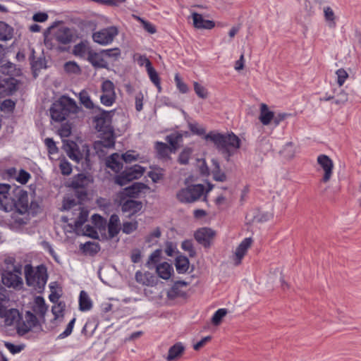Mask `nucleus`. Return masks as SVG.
Masks as SVG:
<instances>
[{"label": "nucleus", "mask_w": 361, "mask_h": 361, "mask_svg": "<svg viewBox=\"0 0 361 361\" xmlns=\"http://www.w3.org/2000/svg\"><path fill=\"white\" fill-rule=\"evenodd\" d=\"M188 128L195 135H204V140L212 142L216 149L222 154L226 161H229L231 157L233 156L240 147L241 140L233 132L221 133L216 131H210L205 135V128L200 127L196 123H189Z\"/></svg>", "instance_id": "f257e3e1"}, {"label": "nucleus", "mask_w": 361, "mask_h": 361, "mask_svg": "<svg viewBox=\"0 0 361 361\" xmlns=\"http://www.w3.org/2000/svg\"><path fill=\"white\" fill-rule=\"evenodd\" d=\"M26 284L32 287L37 293H42L48 280L47 267L42 264L35 270L31 264L24 267Z\"/></svg>", "instance_id": "f03ea898"}, {"label": "nucleus", "mask_w": 361, "mask_h": 361, "mask_svg": "<svg viewBox=\"0 0 361 361\" xmlns=\"http://www.w3.org/2000/svg\"><path fill=\"white\" fill-rule=\"evenodd\" d=\"M78 109V106L75 101L63 95L51 104L49 111L51 117L54 121L61 122L66 120L70 113H76Z\"/></svg>", "instance_id": "7ed1b4c3"}, {"label": "nucleus", "mask_w": 361, "mask_h": 361, "mask_svg": "<svg viewBox=\"0 0 361 361\" xmlns=\"http://www.w3.org/2000/svg\"><path fill=\"white\" fill-rule=\"evenodd\" d=\"M92 182L93 179L91 176L82 173H78L73 177L69 187L73 189L74 195L80 204L87 200V188Z\"/></svg>", "instance_id": "20e7f679"}, {"label": "nucleus", "mask_w": 361, "mask_h": 361, "mask_svg": "<svg viewBox=\"0 0 361 361\" xmlns=\"http://www.w3.org/2000/svg\"><path fill=\"white\" fill-rule=\"evenodd\" d=\"M145 172V168L140 165L135 164L123 171L120 174L116 176L115 183L120 186L127 185L130 181L140 178Z\"/></svg>", "instance_id": "39448f33"}, {"label": "nucleus", "mask_w": 361, "mask_h": 361, "mask_svg": "<svg viewBox=\"0 0 361 361\" xmlns=\"http://www.w3.org/2000/svg\"><path fill=\"white\" fill-rule=\"evenodd\" d=\"M97 110L99 114L93 118L95 129L101 133L112 130L113 128L111 126V122L114 111H106L99 106H97Z\"/></svg>", "instance_id": "423d86ee"}, {"label": "nucleus", "mask_w": 361, "mask_h": 361, "mask_svg": "<svg viewBox=\"0 0 361 361\" xmlns=\"http://www.w3.org/2000/svg\"><path fill=\"white\" fill-rule=\"evenodd\" d=\"M119 205L123 213L128 214V217L130 218L139 214L143 208V203L140 200L135 199L126 198L120 196Z\"/></svg>", "instance_id": "0eeeda50"}, {"label": "nucleus", "mask_w": 361, "mask_h": 361, "mask_svg": "<svg viewBox=\"0 0 361 361\" xmlns=\"http://www.w3.org/2000/svg\"><path fill=\"white\" fill-rule=\"evenodd\" d=\"M14 197H12V202L15 206L12 207L13 210H16L19 214H25L28 210V195L27 191L16 187L13 190Z\"/></svg>", "instance_id": "6e6552de"}, {"label": "nucleus", "mask_w": 361, "mask_h": 361, "mask_svg": "<svg viewBox=\"0 0 361 361\" xmlns=\"http://www.w3.org/2000/svg\"><path fill=\"white\" fill-rule=\"evenodd\" d=\"M118 30L115 26H110L93 33L94 42L102 45L111 44L114 37L118 35Z\"/></svg>", "instance_id": "1a4fd4ad"}, {"label": "nucleus", "mask_w": 361, "mask_h": 361, "mask_svg": "<svg viewBox=\"0 0 361 361\" xmlns=\"http://www.w3.org/2000/svg\"><path fill=\"white\" fill-rule=\"evenodd\" d=\"M102 94L100 96L101 103L106 106H111L116 101L114 84L110 80H104L102 84Z\"/></svg>", "instance_id": "9d476101"}, {"label": "nucleus", "mask_w": 361, "mask_h": 361, "mask_svg": "<svg viewBox=\"0 0 361 361\" xmlns=\"http://www.w3.org/2000/svg\"><path fill=\"white\" fill-rule=\"evenodd\" d=\"M11 186L6 183H0V209L5 212L12 211V207L15 206L12 202V197L10 196V190Z\"/></svg>", "instance_id": "9b49d317"}, {"label": "nucleus", "mask_w": 361, "mask_h": 361, "mask_svg": "<svg viewBox=\"0 0 361 361\" xmlns=\"http://www.w3.org/2000/svg\"><path fill=\"white\" fill-rule=\"evenodd\" d=\"M20 80L14 77H6L0 79V94L13 95L18 89Z\"/></svg>", "instance_id": "f8f14e48"}, {"label": "nucleus", "mask_w": 361, "mask_h": 361, "mask_svg": "<svg viewBox=\"0 0 361 361\" xmlns=\"http://www.w3.org/2000/svg\"><path fill=\"white\" fill-rule=\"evenodd\" d=\"M215 235V231L210 228L203 227L197 229L194 233V238L198 243L204 247H209L211 241Z\"/></svg>", "instance_id": "ddd939ff"}, {"label": "nucleus", "mask_w": 361, "mask_h": 361, "mask_svg": "<svg viewBox=\"0 0 361 361\" xmlns=\"http://www.w3.org/2000/svg\"><path fill=\"white\" fill-rule=\"evenodd\" d=\"M317 163L324 171L322 180L327 183L333 174L334 163L330 157L326 154H320L317 157Z\"/></svg>", "instance_id": "4468645a"}, {"label": "nucleus", "mask_w": 361, "mask_h": 361, "mask_svg": "<svg viewBox=\"0 0 361 361\" xmlns=\"http://www.w3.org/2000/svg\"><path fill=\"white\" fill-rule=\"evenodd\" d=\"M149 188V186L144 183L135 182L131 185L125 188L120 196L126 197V198L136 199L139 197L140 194L144 190Z\"/></svg>", "instance_id": "2eb2a0df"}, {"label": "nucleus", "mask_w": 361, "mask_h": 361, "mask_svg": "<svg viewBox=\"0 0 361 361\" xmlns=\"http://www.w3.org/2000/svg\"><path fill=\"white\" fill-rule=\"evenodd\" d=\"M63 148L66 151L68 157L79 163L83 158V154L80 152L78 144L72 140H63Z\"/></svg>", "instance_id": "dca6fc26"}, {"label": "nucleus", "mask_w": 361, "mask_h": 361, "mask_svg": "<svg viewBox=\"0 0 361 361\" xmlns=\"http://www.w3.org/2000/svg\"><path fill=\"white\" fill-rule=\"evenodd\" d=\"M73 32L68 27H62L54 34V39L59 46L71 44L73 41Z\"/></svg>", "instance_id": "f3484780"}, {"label": "nucleus", "mask_w": 361, "mask_h": 361, "mask_svg": "<svg viewBox=\"0 0 361 361\" xmlns=\"http://www.w3.org/2000/svg\"><path fill=\"white\" fill-rule=\"evenodd\" d=\"M252 240L251 238H245L237 247L235 252V264L238 265L250 247Z\"/></svg>", "instance_id": "a211bd4d"}, {"label": "nucleus", "mask_w": 361, "mask_h": 361, "mask_svg": "<svg viewBox=\"0 0 361 361\" xmlns=\"http://www.w3.org/2000/svg\"><path fill=\"white\" fill-rule=\"evenodd\" d=\"M101 135V140L95 142V147H102L109 149L114 147L115 137L113 129L102 133Z\"/></svg>", "instance_id": "6ab92c4d"}, {"label": "nucleus", "mask_w": 361, "mask_h": 361, "mask_svg": "<svg viewBox=\"0 0 361 361\" xmlns=\"http://www.w3.org/2000/svg\"><path fill=\"white\" fill-rule=\"evenodd\" d=\"M192 17L193 20V25L197 29L210 30L215 26L214 21L204 19L200 13H193L192 14Z\"/></svg>", "instance_id": "aec40b11"}, {"label": "nucleus", "mask_w": 361, "mask_h": 361, "mask_svg": "<svg viewBox=\"0 0 361 361\" xmlns=\"http://www.w3.org/2000/svg\"><path fill=\"white\" fill-rule=\"evenodd\" d=\"M109 238L110 239L114 238L121 231L120 227V219L119 216L113 214L109 218V223H107Z\"/></svg>", "instance_id": "412c9836"}, {"label": "nucleus", "mask_w": 361, "mask_h": 361, "mask_svg": "<svg viewBox=\"0 0 361 361\" xmlns=\"http://www.w3.org/2000/svg\"><path fill=\"white\" fill-rule=\"evenodd\" d=\"M185 346L181 342H177L171 346L166 357L167 361H174L180 358L184 353Z\"/></svg>", "instance_id": "4be33fe9"}, {"label": "nucleus", "mask_w": 361, "mask_h": 361, "mask_svg": "<svg viewBox=\"0 0 361 361\" xmlns=\"http://www.w3.org/2000/svg\"><path fill=\"white\" fill-rule=\"evenodd\" d=\"M135 279L138 283L143 286H153L156 284L154 276L149 271L142 273L141 271H137Z\"/></svg>", "instance_id": "5701e85b"}, {"label": "nucleus", "mask_w": 361, "mask_h": 361, "mask_svg": "<svg viewBox=\"0 0 361 361\" xmlns=\"http://www.w3.org/2000/svg\"><path fill=\"white\" fill-rule=\"evenodd\" d=\"M88 61L95 68H109V64L98 53L90 51Z\"/></svg>", "instance_id": "b1692460"}, {"label": "nucleus", "mask_w": 361, "mask_h": 361, "mask_svg": "<svg viewBox=\"0 0 361 361\" xmlns=\"http://www.w3.org/2000/svg\"><path fill=\"white\" fill-rule=\"evenodd\" d=\"M121 160L120 155L118 153H114L107 158L106 165L114 172L118 173L123 169V163Z\"/></svg>", "instance_id": "393cba45"}, {"label": "nucleus", "mask_w": 361, "mask_h": 361, "mask_svg": "<svg viewBox=\"0 0 361 361\" xmlns=\"http://www.w3.org/2000/svg\"><path fill=\"white\" fill-rule=\"evenodd\" d=\"M156 271L160 278L167 280L173 273V268L171 264L164 262L157 265Z\"/></svg>", "instance_id": "a878e982"}, {"label": "nucleus", "mask_w": 361, "mask_h": 361, "mask_svg": "<svg viewBox=\"0 0 361 361\" xmlns=\"http://www.w3.org/2000/svg\"><path fill=\"white\" fill-rule=\"evenodd\" d=\"M274 111L269 109L266 104H262L260 106V114L259 119L264 126H268L274 118Z\"/></svg>", "instance_id": "bb28decb"}, {"label": "nucleus", "mask_w": 361, "mask_h": 361, "mask_svg": "<svg viewBox=\"0 0 361 361\" xmlns=\"http://www.w3.org/2000/svg\"><path fill=\"white\" fill-rule=\"evenodd\" d=\"M0 73L8 77H15L21 75V70L16 68V66L11 62H8L0 66Z\"/></svg>", "instance_id": "cd10ccee"}, {"label": "nucleus", "mask_w": 361, "mask_h": 361, "mask_svg": "<svg viewBox=\"0 0 361 361\" xmlns=\"http://www.w3.org/2000/svg\"><path fill=\"white\" fill-rule=\"evenodd\" d=\"M92 307V302L87 293L81 290L79 295V310L82 312L89 311Z\"/></svg>", "instance_id": "c85d7f7f"}, {"label": "nucleus", "mask_w": 361, "mask_h": 361, "mask_svg": "<svg viewBox=\"0 0 361 361\" xmlns=\"http://www.w3.org/2000/svg\"><path fill=\"white\" fill-rule=\"evenodd\" d=\"M14 29L4 21H0V41H8L13 37Z\"/></svg>", "instance_id": "c756f323"}, {"label": "nucleus", "mask_w": 361, "mask_h": 361, "mask_svg": "<svg viewBox=\"0 0 361 361\" xmlns=\"http://www.w3.org/2000/svg\"><path fill=\"white\" fill-rule=\"evenodd\" d=\"M190 262L187 257L178 255L175 259V267L178 274H185L189 269Z\"/></svg>", "instance_id": "7c9ffc66"}, {"label": "nucleus", "mask_w": 361, "mask_h": 361, "mask_svg": "<svg viewBox=\"0 0 361 361\" xmlns=\"http://www.w3.org/2000/svg\"><path fill=\"white\" fill-rule=\"evenodd\" d=\"M166 141L170 145L171 152H175L179 147L178 143L182 141L183 135L180 133L175 132L168 135L165 137Z\"/></svg>", "instance_id": "2f4dec72"}, {"label": "nucleus", "mask_w": 361, "mask_h": 361, "mask_svg": "<svg viewBox=\"0 0 361 361\" xmlns=\"http://www.w3.org/2000/svg\"><path fill=\"white\" fill-rule=\"evenodd\" d=\"M155 149L159 159H170V153H173L171 148L167 144L162 142H157Z\"/></svg>", "instance_id": "473e14b6"}, {"label": "nucleus", "mask_w": 361, "mask_h": 361, "mask_svg": "<svg viewBox=\"0 0 361 361\" xmlns=\"http://www.w3.org/2000/svg\"><path fill=\"white\" fill-rule=\"evenodd\" d=\"M348 100V94L345 90L340 87L339 90H334V102L333 104L338 106H343Z\"/></svg>", "instance_id": "72a5a7b5"}, {"label": "nucleus", "mask_w": 361, "mask_h": 361, "mask_svg": "<svg viewBox=\"0 0 361 361\" xmlns=\"http://www.w3.org/2000/svg\"><path fill=\"white\" fill-rule=\"evenodd\" d=\"M4 316L5 323L8 326L13 325L15 322L21 319L20 314L17 309L11 308L8 310L6 315Z\"/></svg>", "instance_id": "f704fd0d"}, {"label": "nucleus", "mask_w": 361, "mask_h": 361, "mask_svg": "<svg viewBox=\"0 0 361 361\" xmlns=\"http://www.w3.org/2000/svg\"><path fill=\"white\" fill-rule=\"evenodd\" d=\"M214 169L212 170L213 179L219 182H224L226 180V175L221 171L219 163L217 160L212 159Z\"/></svg>", "instance_id": "c9c22d12"}, {"label": "nucleus", "mask_w": 361, "mask_h": 361, "mask_svg": "<svg viewBox=\"0 0 361 361\" xmlns=\"http://www.w3.org/2000/svg\"><path fill=\"white\" fill-rule=\"evenodd\" d=\"M92 222L102 232H105L107 227V221L105 218L102 217L98 214H94L91 217Z\"/></svg>", "instance_id": "e433bc0d"}, {"label": "nucleus", "mask_w": 361, "mask_h": 361, "mask_svg": "<svg viewBox=\"0 0 361 361\" xmlns=\"http://www.w3.org/2000/svg\"><path fill=\"white\" fill-rule=\"evenodd\" d=\"M178 200L182 203H191L194 202L190 190L188 187L180 189L176 194Z\"/></svg>", "instance_id": "4c0bfd02"}, {"label": "nucleus", "mask_w": 361, "mask_h": 361, "mask_svg": "<svg viewBox=\"0 0 361 361\" xmlns=\"http://www.w3.org/2000/svg\"><path fill=\"white\" fill-rule=\"evenodd\" d=\"M79 99L80 103L88 109H97V106H94V103L90 99V97L89 96L88 93L85 90H82L79 93Z\"/></svg>", "instance_id": "58836bf2"}, {"label": "nucleus", "mask_w": 361, "mask_h": 361, "mask_svg": "<svg viewBox=\"0 0 361 361\" xmlns=\"http://www.w3.org/2000/svg\"><path fill=\"white\" fill-rule=\"evenodd\" d=\"M190 190L192 197L194 202L197 201L203 195L204 191V187L202 184L192 185L188 186Z\"/></svg>", "instance_id": "ea45409f"}, {"label": "nucleus", "mask_w": 361, "mask_h": 361, "mask_svg": "<svg viewBox=\"0 0 361 361\" xmlns=\"http://www.w3.org/2000/svg\"><path fill=\"white\" fill-rule=\"evenodd\" d=\"M35 303L37 305V309L35 310V311L39 315V317H44L48 308L45 304L44 299L41 296H37L35 298Z\"/></svg>", "instance_id": "a19ab883"}, {"label": "nucleus", "mask_w": 361, "mask_h": 361, "mask_svg": "<svg viewBox=\"0 0 361 361\" xmlns=\"http://www.w3.org/2000/svg\"><path fill=\"white\" fill-rule=\"evenodd\" d=\"M146 71L152 82L154 84V85L158 88L159 91L160 92L161 82L160 78L157 72L152 66L147 68Z\"/></svg>", "instance_id": "79ce46f5"}, {"label": "nucleus", "mask_w": 361, "mask_h": 361, "mask_svg": "<svg viewBox=\"0 0 361 361\" xmlns=\"http://www.w3.org/2000/svg\"><path fill=\"white\" fill-rule=\"evenodd\" d=\"M228 310L226 308H221L217 310L212 317V323L218 326L221 324L222 319L227 314Z\"/></svg>", "instance_id": "37998d69"}, {"label": "nucleus", "mask_w": 361, "mask_h": 361, "mask_svg": "<svg viewBox=\"0 0 361 361\" xmlns=\"http://www.w3.org/2000/svg\"><path fill=\"white\" fill-rule=\"evenodd\" d=\"M192 153V149L191 148H190V147L184 148L178 156V162L180 164H183V165L188 164Z\"/></svg>", "instance_id": "c03bdc74"}, {"label": "nucleus", "mask_w": 361, "mask_h": 361, "mask_svg": "<svg viewBox=\"0 0 361 361\" xmlns=\"http://www.w3.org/2000/svg\"><path fill=\"white\" fill-rule=\"evenodd\" d=\"M82 248L85 252H89L91 255H95L100 251V245L97 243L87 242L82 245Z\"/></svg>", "instance_id": "a18cd8bd"}, {"label": "nucleus", "mask_w": 361, "mask_h": 361, "mask_svg": "<svg viewBox=\"0 0 361 361\" xmlns=\"http://www.w3.org/2000/svg\"><path fill=\"white\" fill-rule=\"evenodd\" d=\"M188 283L185 281H176L172 286L169 295L170 297H176L180 295L179 288L181 286H187Z\"/></svg>", "instance_id": "49530a36"}, {"label": "nucleus", "mask_w": 361, "mask_h": 361, "mask_svg": "<svg viewBox=\"0 0 361 361\" xmlns=\"http://www.w3.org/2000/svg\"><path fill=\"white\" fill-rule=\"evenodd\" d=\"M64 70L68 73H79L81 71V69L78 64L75 61H68L64 64Z\"/></svg>", "instance_id": "de8ad7c7"}, {"label": "nucleus", "mask_w": 361, "mask_h": 361, "mask_svg": "<svg viewBox=\"0 0 361 361\" xmlns=\"http://www.w3.org/2000/svg\"><path fill=\"white\" fill-rule=\"evenodd\" d=\"M181 248L188 252L190 257H193L196 255V251L193 247L192 240H185L181 243Z\"/></svg>", "instance_id": "09e8293b"}, {"label": "nucleus", "mask_w": 361, "mask_h": 361, "mask_svg": "<svg viewBox=\"0 0 361 361\" xmlns=\"http://www.w3.org/2000/svg\"><path fill=\"white\" fill-rule=\"evenodd\" d=\"M75 320L76 319L74 317L69 322V323L66 326V329L57 336V340L63 339L69 336L72 334Z\"/></svg>", "instance_id": "8fccbe9b"}, {"label": "nucleus", "mask_w": 361, "mask_h": 361, "mask_svg": "<svg viewBox=\"0 0 361 361\" xmlns=\"http://www.w3.org/2000/svg\"><path fill=\"white\" fill-rule=\"evenodd\" d=\"M138 227L137 221H135L133 222L126 221L123 223L122 231L126 234H130L133 231H136Z\"/></svg>", "instance_id": "3c124183"}, {"label": "nucleus", "mask_w": 361, "mask_h": 361, "mask_svg": "<svg viewBox=\"0 0 361 361\" xmlns=\"http://www.w3.org/2000/svg\"><path fill=\"white\" fill-rule=\"evenodd\" d=\"M65 303L63 302H57L56 305L51 307V312L54 315V319L63 317V312L64 311Z\"/></svg>", "instance_id": "603ef678"}, {"label": "nucleus", "mask_w": 361, "mask_h": 361, "mask_svg": "<svg viewBox=\"0 0 361 361\" xmlns=\"http://www.w3.org/2000/svg\"><path fill=\"white\" fill-rule=\"evenodd\" d=\"M134 60L137 61L140 66H145L146 69L152 66L151 61L146 55L135 54Z\"/></svg>", "instance_id": "864d4df0"}, {"label": "nucleus", "mask_w": 361, "mask_h": 361, "mask_svg": "<svg viewBox=\"0 0 361 361\" xmlns=\"http://www.w3.org/2000/svg\"><path fill=\"white\" fill-rule=\"evenodd\" d=\"M16 106V102L11 99L3 101L1 104V110L4 112L13 113Z\"/></svg>", "instance_id": "5fc2aeb1"}, {"label": "nucleus", "mask_w": 361, "mask_h": 361, "mask_svg": "<svg viewBox=\"0 0 361 361\" xmlns=\"http://www.w3.org/2000/svg\"><path fill=\"white\" fill-rule=\"evenodd\" d=\"M161 235V230L159 227H157L152 232L149 233L145 237V242L149 244H154L157 241L155 238H159Z\"/></svg>", "instance_id": "6e6d98bb"}, {"label": "nucleus", "mask_w": 361, "mask_h": 361, "mask_svg": "<svg viewBox=\"0 0 361 361\" xmlns=\"http://www.w3.org/2000/svg\"><path fill=\"white\" fill-rule=\"evenodd\" d=\"M4 346L13 354H17L21 352L25 348V345H15L10 342H5Z\"/></svg>", "instance_id": "4d7b16f0"}, {"label": "nucleus", "mask_w": 361, "mask_h": 361, "mask_svg": "<svg viewBox=\"0 0 361 361\" xmlns=\"http://www.w3.org/2000/svg\"><path fill=\"white\" fill-rule=\"evenodd\" d=\"M174 80H175L177 88L181 93L185 94V93L188 92V85L184 82H183V80L180 78L178 73H176L175 75Z\"/></svg>", "instance_id": "13d9d810"}, {"label": "nucleus", "mask_w": 361, "mask_h": 361, "mask_svg": "<svg viewBox=\"0 0 361 361\" xmlns=\"http://www.w3.org/2000/svg\"><path fill=\"white\" fill-rule=\"evenodd\" d=\"M337 75V83L341 87L348 78V73L343 68H339L336 71Z\"/></svg>", "instance_id": "bf43d9fd"}, {"label": "nucleus", "mask_w": 361, "mask_h": 361, "mask_svg": "<svg viewBox=\"0 0 361 361\" xmlns=\"http://www.w3.org/2000/svg\"><path fill=\"white\" fill-rule=\"evenodd\" d=\"M59 168H60V170H61V173L63 176H68L72 172V166L66 159H64V160H63V161H61L60 162Z\"/></svg>", "instance_id": "052dcab7"}, {"label": "nucleus", "mask_w": 361, "mask_h": 361, "mask_svg": "<svg viewBox=\"0 0 361 361\" xmlns=\"http://www.w3.org/2000/svg\"><path fill=\"white\" fill-rule=\"evenodd\" d=\"M54 40V37L51 39H49L47 37H46L44 39V44L45 46L50 49H56L59 51H66L67 49L65 48V47H63L61 46H59L56 42H53L52 41Z\"/></svg>", "instance_id": "680f3d73"}, {"label": "nucleus", "mask_w": 361, "mask_h": 361, "mask_svg": "<svg viewBox=\"0 0 361 361\" xmlns=\"http://www.w3.org/2000/svg\"><path fill=\"white\" fill-rule=\"evenodd\" d=\"M30 178L31 176L30 173L24 169H20L16 177V180L21 184H26Z\"/></svg>", "instance_id": "e2e57ef3"}, {"label": "nucleus", "mask_w": 361, "mask_h": 361, "mask_svg": "<svg viewBox=\"0 0 361 361\" xmlns=\"http://www.w3.org/2000/svg\"><path fill=\"white\" fill-rule=\"evenodd\" d=\"M84 234L93 239H99V235L94 227L87 224L84 227Z\"/></svg>", "instance_id": "0e129e2a"}, {"label": "nucleus", "mask_w": 361, "mask_h": 361, "mask_svg": "<svg viewBox=\"0 0 361 361\" xmlns=\"http://www.w3.org/2000/svg\"><path fill=\"white\" fill-rule=\"evenodd\" d=\"M44 144L47 147L49 154H55L58 152V147L56 145V142L52 138L47 137L44 140Z\"/></svg>", "instance_id": "69168bd1"}, {"label": "nucleus", "mask_w": 361, "mask_h": 361, "mask_svg": "<svg viewBox=\"0 0 361 361\" xmlns=\"http://www.w3.org/2000/svg\"><path fill=\"white\" fill-rule=\"evenodd\" d=\"M25 319L26 322L30 324V326L33 328L38 325L39 321L33 313L30 311L26 312L25 313Z\"/></svg>", "instance_id": "338daca9"}, {"label": "nucleus", "mask_w": 361, "mask_h": 361, "mask_svg": "<svg viewBox=\"0 0 361 361\" xmlns=\"http://www.w3.org/2000/svg\"><path fill=\"white\" fill-rule=\"evenodd\" d=\"M194 90H195L196 94L199 97H200L202 99L207 98V90L204 88V87L202 86L197 82H194Z\"/></svg>", "instance_id": "774afa93"}]
</instances>
